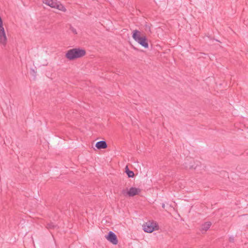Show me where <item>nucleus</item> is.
I'll list each match as a JSON object with an SVG mask.
<instances>
[{"label":"nucleus","mask_w":248,"mask_h":248,"mask_svg":"<svg viewBox=\"0 0 248 248\" xmlns=\"http://www.w3.org/2000/svg\"><path fill=\"white\" fill-rule=\"evenodd\" d=\"M86 54L85 49L78 48H74L68 50L65 54V57L69 60H73L78 58H80Z\"/></svg>","instance_id":"f257e3e1"},{"label":"nucleus","mask_w":248,"mask_h":248,"mask_svg":"<svg viewBox=\"0 0 248 248\" xmlns=\"http://www.w3.org/2000/svg\"><path fill=\"white\" fill-rule=\"evenodd\" d=\"M43 3L53 8H56L61 11L65 12L66 9L60 2L57 0H43Z\"/></svg>","instance_id":"f03ea898"},{"label":"nucleus","mask_w":248,"mask_h":248,"mask_svg":"<svg viewBox=\"0 0 248 248\" xmlns=\"http://www.w3.org/2000/svg\"><path fill=\"white\" fill-rule=\"evenodd\" d=\"M155 224L154 222H146L143 225V229L145 232L149 233L152 232L155 230Z\"/></svg>","instance_id":"7ed1b4c3"},{"label":"nucleus","mask_w":248,"mask_h":248,"mask_svg":"<svg viewBox=\"0 0 248 248\" xmlns=\"http://www.w3.org/2000/svg\"><path fill=\"white\" fill-rule=\"evenodd\" d=\"M106 238L113 245L118 244V239L116 234L110 231L107 235L105 236Z\"/></svg>","instance_id":"20e7f679"},{"label":"nucleus","mask_w":248,"mask_h":248,"mask_svg":"<svg viewBox=\"0 0 248 248\" xmlns=\"http://www.w3.org/2000/svg\"><path fill=\"white\" fill-rule=\"evenodd\" d=\"M141 192V189L139 188L134 187H131L129 190L127 192L126 194L129 197H133L137 195H139Z\"/></svg>","instance_id":"39448f33"},{"label":"nucleus","mask_w":248,"mask_h":248,"mask_svg":"<svg viewBox=\"0 0 248 248\" xmlns=\"http://www.w3.org/2000/svg\"><path fill=\"white\" fill-rule=\"evenodd\" d=\"M136 41L140 44L141 46H143L144 48H148L149 46L147 39L146 35L140 38L139 40H137Z\"/></svg>","instance_id":"423d86ee"},{"label":"nucleus","mask_w":248,"mask_h":248,"mask_svg":"<svg viewBox=\"0 0 248 248\" xmlns=\"http://www.w3.org/2000/svg\"><path fill=\"white\" fill-rule=\"evenodd\" d=\"M144 35V34H143L140 31L137 30H135L132 32V37L135 41L137 40H139L140 38Z\"/></svg>","instance_id":"0eeeda50"},{"label":"nucleus","mask_w":248,"mask_h":248,"mask_svg":"<svg viewBox=\"0 0 248 248\" xmlns=\"http://www.w3.org/2000/svg\"><path fill=\"white\" fill-rule=\"evenodd\" d=\"M95 147L98 149H106L107 148L108 145L106 142L104 140L98 141L96 143Z\"/></svg>","instance_id":"6e6552de"},{"label":"nucleus","mask_w":248,"mask_h":248,"mask_svg":"<svg viewBox=\"0 0 248 248\" xmlns=\"http://www.w3.org/2000/svg\"><path fill=\"white\" fill-rule=\"evenodd\" d=\"M46 227L48 230H49L56 229L58 228L57 225L54 224L52 222L46 223Z\"/></svg>","instance_id":"1a4fd4ad"},{"label":"nucleus","mask_w":248,"mask_h":248,"mask_svg":"<svg viewBox=\"0 0 248 248\" xmlns=\"http://www.w3.org/2000/svg\"><path fill=\"white\" fill-rule=\"evenodd\" d=\"M211 225V222H206L203 224L202 226V231H204L206 232L207 231L210 227Z\"/></svg>","instance_id":"9d476101"},{"label":"nucleus","mask_w":248,"mask_h":248,"mask_svg":"<svg viewBox=\"0 0 248 248\" xmlns=\"http://www.w3.org/2000/svg\"><path fill=\"white\" fill-rule=\"evenodd\" d=\"M125 170H126V173L127 174L128 177L130 178V177H134V173L133 171H132L131 170H130L128 169V168L127 166H126Z\"/></svg>","instance_id":"9b49d317"},{"label":"nucleus","mask_w":248,"mask_h":248,"mask_svg":"<svg viewBox=\"0 0 248 248\" xmlns=\"http://www.w3.org/2000/svg\"><path fill=\"white\" fill-rule=\"evenodd\" d=\"M229 241L231 242H233L234 241V238H233V237H230Z\"/></svg>","instance_id":"f8f14e48"},{"label":"nucleus","mask_w":248,"mask_h":248,"mask_svg":"<svg viewBox=\"0 0 248 248\" xmlns=\"http://www.w3.org/2000/svg\"><path fill=\"white\" fill-rule=\"evenodd\" d=\"M185 167H186V168H188V169H192V168H193V166H192V165L186 166H185Z\"/></svg>","instance_id":"ddd939ff"},{"label":"nucleus","mask_w":248,"mask_h":248,"mask_svg":"<svg viewBox=\"0 0 248 248\" xmlns=\"http://www.w3.org/2000/svg\"><path fill=\"white\" fill-rule=\"evenodd\" d=\"M122 193L123 194H125L126 192L125 190L124 189V190H122Z\"/></svg>","instance_id":"4468645a"},{"label":"nucleus","mask_w":248,"mask_h":248,"mask_svg":"<svg viewBox=\"0 0 248 248\" xmlns=\"http://www.w3.org/2000/svg\"><path fill=\"white\" fill-rule=\"evenodd\" d=\"M165 204H164V203H163V204H162V207H163V208H165Z\"/></svg>","instance_id":"2eb2a0df"}]
</instances>
